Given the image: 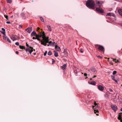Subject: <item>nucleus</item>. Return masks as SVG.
Here are the masks:
<instances>
[{
  "mask_svg": "<svg viewBox=\"0 0 122 122\" xmlns=\"http://www.w3.org/2000/svg\"><path fill=\"white\" fill-rule=\"evenodd\" d=\"M97 57H100V58H101V59H102V57L101 56H97Z\"/></svg>",
  "mask_w": 122,
  "mask_h": 122,
  "instance_id": "47",
  "label": "nucleus"
},
{
  "mask_svg": "<svg viewBox=\"0 0 122 122\" xmlns=\"http://www.w3.org/2000/svg\"><path fill=\"white\" fill-rule=\"evenodd\" d=\"M10 38L13 41L15 40H17V39L15 37V36H11L10 37Z\"/></svg>",
  "mask_w": 122,
  "mask_h": 122,
  "instance_id": "17",
  "label": "nucleus"
},
{
  "mask_svg": "<svg viewBox=\"0 0 122 122\" xmlns=\"http://www.w3.org/2000/svg\"><path fill=\"white\" fill-rule=\"evenodd\" d=\"M3 39L4 40H6V41L9 42V43H11L10 40L9 39L8 37L7 36H4L3 37Z\"/></svg>",
  "mask_w": 122,
  "mask_h": 122,
  "instance_id": "7",
  "label": "nucleus"
},
{
  "mask_svg": "<svg viewBox=\"0 0 122 122\" xmlns=\"http://www.w3.org/2000/svg\"><path fill=\"white\" fill-rule=\"evenodd\" d=\"M118 12L120 15L122 17V9H119L118 10Z\"/></svg>",
  "mask_w": 122,
  "mask_h": 122,
  "instance_id": "14",
  "label": "nucleus"
},
{
  "mask_svg": "<svg viewBox=\"0 0 122 122\" xmlns=\"http://www.w3.org/2000/svg\"><path fill=\"white\" fill-rule=\"evenodd\" d=\"M119 61L118 60H117V61H115V62L116 63H118H118H119Z\"/></svg>",
  "mask_w": 122,
  "mask_h": 122,
  "instance_id": "46",
  "label": "nucleus"
},
{
  "mask_svg": "<svg viewBox=\"0 0 122 122\" xmlns=\"http://www.w3.org/2000/svg\"><path fill=\"white\" fill-rule=\"evenodd\" d=\"M52 54V52L51 51H49L48 53V54L49 56L51 55Z\"/></svg>",
  "mask_w": 122,
  "mask_h": 122,
  "instance_id": "24",
  "label": "nucleus"
},
{
  "mask_svg": "<svg viewBox=\"0 0 122 122\" xmlns=\"http://www.w3.org/2000/svg\"><path fill=\"white\" fill-rule=\"evenodd\" d=\"M32 30V27H29L28 30L27 31V32L29 33H30Z\"/></svg>",
  "mask_w": 122,
  "mask_h": 122,
  "instance_id": "16",
  "label": "nucleus"
},
{
  "mask_svg": "<svg viewBox=\"0 0 122 122\" xmlns=\"http://www.w3.org/2000/svg\"><path fill=\"white\" fill-rule=\"evenodd\" d=\"M118 119L120 120L121 122H122V113H119V115Z\"/></svg>",
  "mask_w": 122,
  "mask_h": 122,
  "instance_id": "8",
  "label": "nucleus"
},
{
  "mask_svg": "<svg viewBox=\"0 0 122 122\" xmlns=\"http://www.w3.org/2000/svg\"><path fill=\"white\" fill-rule=\"evenodd\" d=\"M6 23L8 24H9L10 23V21H7L6 22Z\"/></svg>",
  "mask_w": 122,
  "mask_h": 122,
  "instance_id": "48",
  "label": "nucleus"
},
{
  "mask_svg": "<svg viewBox=\"0 0 122 122\" xmlns=\"http://www.w3.org/2000/svg\"><path fill=\"white\" fill-rule=\"evenodd\" d=\"M7 2L8 3H11L12 2V0H7Z\"/></svg>",
  "mask_w": 122,
  "mask_h": 122,
  "instance_id": "25",
  "label": "nucleus"
},
{
  "mask_svg": "<svg viewBox=\"0 0 122 122\" xmlns=\"http://www.w3.org/2000/svg\"><path fill=\"white\" fill-rule=\"evenodd\" d=\"M77 72H76V74H77Z\"/></svg>",
  "mask_w": 122,
  "mask_h": 122,
  "instance_id": "63",
  "label": "nucleus"
},
{
  "mask_svg": "<svg viewBox=\"0 0 122 122\" xmlns=\"http://www.w3.org/2000/svg\"><path fill=\"white\" fill-rule=\"evenodd\" d=\"M36 35H37V34H36V31H34L32 32L31 34V35L32 36H36Z\"/></svg>",
  "mask_w": 122,
  "mask_h": 122,
  "instance_id": "15",
  "label": "nucleus"
},
{
  "mask_svg": "<svg viewBox=\"0 0 122 122\" xmlns=\"http://www.w3.org/2000/svg\"><path fill=\"white\" fill-rule=\"evenodd\" d=\"M39 37L38 36H37V38H36V39L38 41H41V39L39 38Z\"/></svg>",
  "mask_w": 122,
  "mask_h": 122,
  "instance_id": "30",
  "label": "nucleus"
},
{
  "mask_svg": "<svg viewBox=\"0 0 122 122\" xmlns=\"http://www.w3.org/2000/svg\"><path fill=\"white\" fill-rule=\"evenodd\" d=\"M36 54V53H34V55H35Z\"/></svg>",
  "mask_w": 122,
  "mask_h": 122,
  "instance_id": "57",
  "label": "nucleus"
},
{
  "mask_svg": "<svg viewBox=\"0 0 122 122\" xmlns=\"http://www.w3.org/2000/svg\"><path fill=\"white\" fill-rule=\"evenodd\" d=\"M107 16H112L113 17L115 16V15L114 14L112 13H107L106 15Z\"/></svg>",
  "mask_w": 122,
  "mask_h": 122,
  "instance_id": "12",
  "label": "nucleus"
},
{
  "mask_svg": "<svg viewBox=\"0 0 122 122\" xmlns=\"http://www.w3.org/2000/svg\"><path fill=\"white\" fill-rule=\"evenodd\" d=\"M86 6L89 8L94 9L95 3L93 1L91 0H87L86 3Z\"/></svg>",
  "mask_w": 122,
  "mask_h": 122,
  "instance_id": "2",
  "label": "nucleus"
},
{
  "mask_svg": "<svg viewBox=\"0 0 122 122\" xmlns=\"http://www.w3.org/2000/svg\"><path fill=\"white\" fill-rule=\"evenodd\" d=\"M98 88L101 91H103L104 89L103 87L101 85H99L98 86Z\"/></svg>",
  "mask_w": 122,
  "mask_h": 122,
  "instance_id": "9",
  "label": "nucleus"
},
{
  "mask_svg": "<svg viewBox=\"0 0 122 122\" xmlns=\"http://www.w3.org/2000/svg\"><path fill=\"white\" fill-rule=\"evenodd\" d=\"M109 90L111 92H113L111 88H109Z\"/></svg>",
  "mask_w": 122,
  "mask_h": 122,
  "instance_id": "41",
  "label": "nucleus"
},
{
  "mask_svg": "<svg viewBox=\"0 0 122 122\" xmlns=\"http://www.w3.org/2000/svg\"><path fill=\"white\" fill-rule=\"evenodd\" d=\"M55 48L56 50L57 51H60V48L58 46H56L55 47Z\"/></svg>",
  "mask_w": 122,
  "mask_h": 122,
  "instance_id": "13",
  "label": "nucleus"
},
{
  "mask_svg": "<svg viewBox=\"0 0 122 122\" xmlns=\"http://www.w3.org/2000/svg\"><path fill=\"white\" fill-rule=\"evenodd\" d=\"M1 30L3 31H5V30L4 28H2L1 29Z\"/></svg>",
  "mask_w": 122,
  "mask_h": 122,
  "instance_id": "42",
  "label": "nucleus"
},
{
  "mask_svg": "<svg viewBox=\"0 0 122 122\" xmlns=\"http://www.w3.org/2000/svg\"><path fill=\"white\" fill-rule=\"evenodd\" d=\"M94 113L95 114H96L97 112H98V110H94Z\"/></svg>",
  "mask_w": 122,
  "mask_h": 122,
  "instance_id": "37",
  "label": "nucleus"
},
{
  "mask_svg": "<svg viewBox=\"0 0 122 122\" xmlns=\"http://www.w3.org/2000/svg\"><path fill=\"white\" fill-rule=\"evenodd\" d=\"M93 108H94V106H93Z\"/></svg>",
  "mask_w": 122,
  "mask_h": 122,
  "instance_id": "62",
  "label": "nucleus"
},
{
  "mask_svg": "<svg viewBox=\"0 0 122 122\" xmlns=\"http://www.w3.org/2000/svg\"><path fill=\"white\" fill-rule=\"evenodd\" d=\"M121 111H122V108L121 109Z\"/></svg>",
  "mask_w": 122,
  "mask_h": 122,
  "instance_id": "56",
  "label": "nucleus"
},
{
  "mask_svg": "<svg viewBox=\"0 0 122 122\" xmlns=\"http://www.w3.org/2000/svg\"><path fill=\"white\" fill-rule=\"evenodd\" d=\"M96 76H96V75H94V76H93V77L92 78H95V77H96Z\"/></svg>",
  "mask_w": 122,
  "mask_h": 122,
  "instance_id": "53",
  "label": "nucleus"
},
{
  "mask_svg": "<svg viewBox=\"0 0 122 122\" xmlns=\"http://www.w3.org/2000/svg\"><path fill=\"white\" fill-rule=\"evenodd\" d=\"M52 42L51 41H50L49 42H49L48 43H49V44L48 45H47V44H47V46H51V43H52ZM46 44H47V43Z\"/></svg>",
  "mask_w": 122,
  "mask_h": 122,
  "instance_id": "23",
  "label": "nucleus"
},
{
  "mask_svg": "<svg viewBox=\"0 0 122 122\" xmlns=\"http://www.w3.org/2000/svg\"><path fill=\"white\" fill-rule=\"evenodd\" d=\"M34 51H35V49H34Z\"/></svg>",
  "mask_w": 122,
  "mask_h": 122,
  "instance_id": "61",
  "label": "nucleus"
},
{
  "mask_svg": "<svg viewBox=\"0 0 122 122\" xmlns=\"http://www.w3.org/2000/svg\"><path fill=\"white\" fill-rule=\"evenodd\" d=\"M109 59H110V58H108V59L109 60Z\"/></svg>",
  "mask_w": 122,
  "mask_h": 122,
  "instance_id": "60",
  "label": "nucleus"
},
{
  "mask_svg": "<svg viewBox=\"0 0 122 122\" xmlns=\"http://www.w3.org/2000/svg\"><path fill=\"white\" fill-rule=\"evenodd\" d=\"M84 75L85 76H86L87 75V74L86 73H85L84 74Z\"/></svg>",
  "mask_w": 122,
  "mask_h": 122,
  "instance_id": "51",
  "label": "nucleus"
},
{
  "mask_svg": "<svg viewBox=\"0 0 122 122\" xmlns=\"http://www.w3.org/2000/svg\"><path fill=\"white\" fill-rule=\"evenodd\" d=\"M97 5L98 6V7H96V10L98 12L102 14L104 13V11L100 7L102 5V3H101L100 1H98L97 2H96Z\"/></svg>",
  "mask_w": 122,
  "mask_h": 122,
  "instance_id": "3",
  "label": "nucleus"
},
{
  "mask_svg": "<svg viewBox=\"0 0 122 122\" xmlns=\"http://www.w3.org/2000/svg\"><path fill=\"white\" fill-rule=\"evenodd\" d=\"M15 45L16 46H19V43L18 42H16L15 43Z\"/></svg>",
  "mask_w": 122,
  "mask_h": 122,
  "instance_id": "34",
  "label": "nucleus"
},
{
  "mask_svg": "<svg viewBox=\"0 0 122 122\" xmlns=\"http://www.w3.org/2000/svg\"><path fill=\"white\" fill-rule=\"evenodd\" d=\"M67 66V64H64L62 66H61V68L63 70H65Z\"/></svg>",
  "mask_w": 122,
  "mask_h": 122,
  "instance_id": "11",
  "label": "nucleus"
},
{
  "mask_svg": "<svg viewBox=\"0 0 122 122\" xmlns=\"http://www.w3.org/2000/svg\"><path fill=\"white\" fill-rule=\"evenodd\" d=\"M55 62V61L54 59H52V63L53 64Z\"/></svg>",
  "mask_w": 122,
  "mask_h": 122,
  "instance_id": "44",
  "label": "nucleus"
},
{
  "mask_svg": "<svg viewBox=\"0 0 122 122\" xmlns=\"http://www.w3.org/2000/svg\"><path fill=\"white\" fill-rule=\"evenodd\" d=\"M112 80H114L115 79V77L114 76H112Z\"/></svg>",
  "mask_w": 122,
  "mask_h": 122,
  "instance_id": "38",
  "label": "nucleus"
},
{
  "mask_svg": "<svg viewBox=\"0 0 122 122\" xmlns=\"http://www.w3.org/2000/svg\"><path fill=\"white\" fill-rule=\"evenodd\" d=\"M40 29V28L39 27H38L37 29V31H38Z\"/></svg>",
  "mask_w": 122,
  "mask_h": 122,
  "instance_id": "45",
  "label": "nucleus"
},
{
  "mask_svg": "<svg viewBox=\"0 0 122 122\" xmlns=\"http://www.w3.org/2000/svg\"><path fill=\"white\" fill-rule=\"evenodd\" d=\"M40 18L41 21L42 22H44V20L43 18L42 17H40Z\"/></svg>",
  "mask_w": 122,
  "mask_h": 122,
  "instance_id": "26",
  "label": "nucleus"
},
{
  "mask_svg": "<svg viewBox=\"0 0 122 122\" xmlns=\"http://www.w3.org/2000/svg\"><path fill=\"white\" fill-rule=\"evenodd\" d=\"M1 33L3 34L4 35V36H5V31H2L1 32Z\"/></svg>",
  "mask_w": 122,
  "mask_h": 122,
  "instance_id": "31",
  "label": "nucleus"
},
{
  "mask_svg": "<svg viewBox=\"0 0 122 122\" xmlns=\"http://www.w3.org/2000/svg\"><path fill=\"white\" fill-rule=\"evenodd\" d=\"M19 46V48L21 49H25V47L24 46L20 45Z\"/></svg>",
  "mask_w": 122,
  "mask_h": 122,
  "instance_id": "20",
  "label": "nucleus"
},
{
  "mask_svg": "<svg viewBox=\"0 0 122 122\" xmlns=\"http://www.w3.org/2000/svg\"><path fill=\"white\" fill-rule=\"evenodd\" d=\"M47 53V51H46L44 53V56H45L46 55V54Z\"/></svg>",
  "mask_w": 122,
  "mask_h": 122,
  "instance_id": "36",
  "label": "nucleus"
},
{
  "mask_svg": "<svg viewBox=\"0 0 122 122\" xmlns=\"http://www.w3.org/2000/svg\"><path fill=\"white\" fill-rule=\"evenodd\" d=\"M94 106H97V103L95 102L94 103Z\"/></svg>",
  "mask_w": 122,
  "mask_h": 122,
  "instance_id": "40",
  "label": "nucleus"
},
{
  "mask_svg": "<svg viewBox=\"0 0 122 122\" xmlns=\"http://www.w3.org/2000/svg\"><path fill=\"white\" fill-rule=\"evenodd\" d=\"M25 50L26 52L29 51L30 53L31 54L33 51V48L31 46H30L29 48H26Z\"/></svg>",
  "mask_w": 122,
  "mask_h": 122,
  "instance_id": "4",
  "label": "nucleus"
},
{
  "mask_svg": "<svg viewBox=\"0 0 122 122\" xmlns=\"http://www.w3.org/2000/svg\"><path fill=\"white\" fill-rule=\"evenodd\" d=\"M56 44V43L55 42H52L51 44V46H54V44Z\"/></svg>",
  "mask_w": 122,
  "mask_h": 122,
  "instance_id": "28",
  "label": "nucleus"
},
{
  "mask_svg": "<svg viewBox=\"0 0 122 122\" xmlns=\"http://www.w3.org/2000/svg\"><path fill=\"white\" fill-rule=\"evenodd\" d=\"M90 70L94 73H96L97 72L95 68L94 67H92L90 69Z\"/></svg>",
  "mask_w": 122,
  "mask_h": 122,
  "instance_id": "10",
  "label": "nucleus"
},
{
  "mask_svg": "<svg viewBox=\"0 0 122 122\" xmlns=\"http://www.w3.org/2000/svg\"><path fill=\"white\" fill-rule=\"evenodd\" d=\"M98 49L100 51H102L104 52V47L103 46L101 45H99Z\"/></svg>",
  "mask_w": 122,
  "mask_h": 122,
  "instance_id": "5",
  "label": "nucleus"
},
{
  "mask_svg": "<svg viewBox=\"0 0 122 122\" xmlns=\"http://www.w3.org/2000/svg\"><path fill=\"white\" fill-rule=\"evenodd\" d=\"M111 59H112L113 61H115H115H116V59H114L113 58H111Z\"/></svg>",
  "mask_w": 122,
  "mask_h": 122,
  "instance_id": "39",
  "label": "nucleus"
},
{
  "mask_svg": "<svg viewBox=\"0 0 122 122\" xmlns=\"http://www.w3.org/2000/svg\"><path fill=\"white\" fill-rule=\"evenodd\" d=\"M37 36H38L39 37H42L43 38V39L41 41V44L44 45L45 46H46L47 45L46 44L47 42H48V41H46L45 40H44L45 38L44 37H45V34L44 32H43L42 33H39L38 35H37Z\"/></svg>",
  "mask_w": 122,
  "mask_h": 122,
  "instance_id": "1",
  "label": "nucleus"
},
{
  "mask_svg": "<svg viewBox=\"0 0 122 122\" xmlns=\"http://www.w3.org/2000/svg\"><path fill=\"white\" fill-rule=\"evenodd\" d=\"M44 38H45V39H44V40H45L46 41H48V42H47V43L49 42V37H47L46 38V36H45V37H44Z\"/></svg>",
  "mask_w": 122,
  "mask_h": 122,
  "instance_id": "22",
  "label": "nucleus"
},
{
  "mask_svg": "<svg viewBox=\"0 0 122 122\" xmlns=\"http://www.w3.org/2000/svg\"><path fill=\"white\" fill-rule=\"evenodd\" d=\"M36 38H37V35H36V37H33V40H34V39H36Z\"/></svg>",
  "mask_w": 122,
  "mask_h": 122,
  "instance_id": "33",
  "label": "nucleus"
},
{
  "mask_svg": "<svg viewBox=\"0 0 122 122\" xmlns=\"http://www.w3.org/2000/svg\"><path fill=\"white\" fill-rule=\"evenodd\" d=\"M114 81H115L116 83L117 82V81L115 79L114 80Z\"/></svg>",
  "mask_w": 122,
  "mask_h": 122,
  "instance_id": "50",
  "label": "nucleus"
},
{
  "mask_svg": "<svg viewBox=\"0 0 122 122\" xmlns=\"http://www.w3.org/2000/svg\"><path fill=\"white\" fill-rule=\"evenodd\" d=\"M96 115H97V116H98V114H96Z\"/></svg>",
  "mask_w": 122,
  "mask_h": 122,
  "instance_id": "59",
  "label": "nucleus"
},
{
  "mask_svg": "<svg viewBox=\"0 0 122 122\" xmlns=\"http://www.w3.org/2000/svg\"><path fill=\"white\" fill-rule=\"evenodd\" d=\"M90 84L92 85H95L96 82L95 81H92L90 82Z\"/></svg>",
  "mask_w": 122,
  "mask_h": 122,
  "instance_id": "19",
  "label": "nucleus"
},
{
  "mask_svg": "<svg viewBox=\"0 0 122 122\" xmlns=\"http://www.w3.org/2000/svg\"><path fill=\"white\" fill-rule=\"evenodd\" d=\"M47 27L48 28V30L50 31H51V28L50 26H49V25H48L47 26Z\"/></svg>",
  "mask_w": 122,
  "mask_h": 122,
  "instance_id": "21",
  "label": "nucleus"
},
{
  "mask_svg": "<svg viewBox=\"0 0 122 122\" xmlns=\"http://www.w3.org/2000/svg\"><path fill=\"white\" fill-rule=\"evenodd\" d=\"M1 36V35L0 34V36Z\"/></svg>",
  "mask_w": 122,
  "mask_h": 122,
  "instance_id": "64",
  "label": "nucleus"
},
{
  "mask_svg": "<svg viewBox=\"0 0 122 122\" xmlns=\"http://www.w3.org/2000/svg\"><path fill=\"white\" fill-rule=\"evenodd\" d=\"M21 15L22 17H23L25 15V14L24 13H21L20 14Z\"/></svg>",
  "mask_w": 122,
  "mask_h": 122,
  "instance_id": "27",
  "label": "nucleus"
},
{
  "mask_svg": "<svg viewBox=\"0 0 122 122\" xmlns=\"http://www.w3.org/2000/svg\"><path fill=\"white\" fill-rule=\"evenodd\" d=\"M4 16L8 20V16L7 15H5Z\"/></svg>",
  "mask_w": 122,
  "mask_h": 122,
  "instance_id": "32",
  "label": "nucleus"
},
{
  "mask_svg": "<svg viewBox=\"0 0 122 122\" xmlns=\"http://www.w3.org/2000/svg\"><path fill=\"white\" fill-rule=\"evenodd\" d=\"M117 72L116 71H114L113 72L112 74L113 75H115L116 73Z\"/></svg>",
  "mask_w": 122,
  "mask_h": 122,
  "instance_id": "29",
  "label": "nucleus"
},
{
  "mask_svg": "<svg viewBox=\"0 0 122 122\" xmlns=\"http://www.w3.org/2000/svg\"><path fill=\"white\" fill-rule=\"evenodd\" d=\"M92 78H91L90 79V80H92Z\"/></svg>",
  "mask_w": 122,
  "mask_h": 122,
  "instance_id": "58",
  "label": "nucleus"
},
{
  "mask_svg": "<svg viewBox=\"0 0 122 122\" xmlns=\"http://www.w3.org/2000/svg\"><path fill=\"white\" fill-rule=\"evenodd\" d=\"M80 51L82 53H83V51L82 50V49H80Z\"/></svg>",
  "mask_w": 122,
  "mask_h": 122,
  "instance_id": "43",
  "label": "nucleus"
},
{
  "mask_svg": "<svg viewBox=\"0 0 122 122\" xmlns=\"http://www.w3.org/2000/svg\"><path fill=\"white\" fill-rule=\"evenodd\" d=\"M111 107L114 112H116L117 110V107L114 105H112L111 106Z\"/></svg>",
  "mask_w": 122,
  "mask_h": 122,
  "instance_id": "6",
  "label": "nucleus"
},
{
  "mask_svg": "<svg viewBox=\"0 0 122 122\" xmlns=\"http://www.w3.org/2000/svg\"><path fill=\"white\" fill-rule=\"evenodd\" d=\"M15 53L17 54H18L19 53V52L18 51H16Z\"/></svg>",
  "mask_w": 122,
  "mask_h": 122,
  "instance_id": "54",
  "label": "nucleus"
},
{
  "mask_svg": "<svg viewBox=\"0 0 122 122\" xmlns=\"http://www.w3.org/2000/svg\"><path fill=\"white\" fill-rule=\"evenodd\" d=\"M54 55L56 57H57L58 56V53L56 51H54Z\"/></svg>",
  "mask_w": 122,
  "mask_h": 122,
  "instance_id": "18",
  "label": "nucleus"
},
{
  "mask_svg": "<svg viewBox=\"0 0 122 122\" xmlns=\"http://www.w3.org/2000/svg\"><path fill=\"white\" fill-rule=\"evenodd\" d=\"M13 17V15H12V16H11L10 17V18H12Z\"/></svg>",
  "mask_w": 122,
  "mask_h": 122,
  "instance_id": "55",
  "label": "nucleus"
},
{
  "mask_svg": "<svg viewBox=\"0 0 122 122\" xmlns=\"http://www.w3.org/2000/svg\"><path fill=\"white\" fill-rule=\"evenodd\" d=\"M29 28V27H28L26 29H25V30L26 31Z\"/></svg>",
  "mask_w": 122,
  "mask_h": 122,
  "instance_id": "52",
  "label": "nucleus"
},
{
  "mask_svg": "<svg viewBox=\"0 0 122 122\" xmlns=\"http://www.w3.org/2000/svg\"><path fill=\"white\" fill-rule=\"evenodd\" d=\"M26 46L28 47L29 46L28 44H27V43H26Z\"/></svg>",
  "mask_w": 122,
  "mask_h": 122,
  "instance_id": "49",
  "label": "nucleus"
},
{
  "mask_svg": "<svg viewBox=\"0 0 122 122\" xmlns=\"http://www.w3.org/2000/svg\"><path fill=\"white\" fill-rule=\"evenodd\" d=\"M22 25H19V28L20 29L22 28Z\"/></svg>",
  "mask_w": 122,
  "mask_h": 122,
  "instance_id": "35",
  "label": "nucleus"
}]
</instances>
